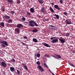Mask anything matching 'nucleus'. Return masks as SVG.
<instances>
[{
	"label": "nucleus",
	"mask_w": 75,
	"mask_h": 75,
	"mask_svg": "<svg viewBox=\"0 0 75 75\" xmlns=\"http://www.w3.org/2000/svg\"><path fill=\"white\" fill-rule=\"evenodd\" d=\"M16 73H17V72H16Z\"/></svg>",
	"instance_id": "nucleus-64"
},
{
	"label": "nucleus",
	"mask_w": 75,
	"mask_h": 75,
	"mask_svg": "<svg viewBox=\"0 0 75 75\" xmlns=\"http://www.w3.org/2000/svg\"><path fill=\"white\" fill-rule=\"evenodd\" d=\"M2 10L3 11H5V10L4 9H2Z\"/></svg>",
	"instance_id": "nucleus-48"
},
{
	"label": "nucleus",
	"mask_w": 75,
	"mask_h": 75,
	"mask_svg": "<svg viewBox=\"0 0 75 75\" xmlns=\"http://www.w3.org/2000/svg\"><path fill=\"white\" fill-rule=\"evenodd\" d=\"M20 42H21V44H23V45H26V44H25L23 42H22L20 41Z\"/></svg>",
	"instance_id": "nucleus-31"
},
{
	"label": "nucleus",
	"mask_w": 75,
	"mask_h": 75,
	"mask_svg": "<svg viewBox=\"0 0 75 75\" xmlns=\"http://www.w3.org/2000/svg\"><path fill=\"white\" fill-rule=\"evenodd\" d=\"M1 34V33H0V35Z\"/></svg>",
	"instance_id": "nucleus-59"
},
{
	"label": "nucleus",
	"mask_w": 75,
	"mask_h": 75,
	"mask_svg": "<svg viewBox=\"0 0 75 75\" xmlns=\"http://www.w3.org/2000/svg\"><path fill=\"white\" fill-rule=\"evenodd\" d=\"M38 60H39V59H38Z\"/></svg>",
	"instance_id": "nucleus-60"
},
{
	"label": "nucleus",
	"mask_w": 75,
	"mask_h": 75,
	"mask_svg": "<svg viewBox=\"0 0 75 75\" xmlns=\"http://www.w3.org/2000/svg\"><path fill=\"white\" fill-rule=\"evenodd\" d=\"M1 45V47H3V48H6V46L2 44Z\"/></svg>",
	"instance_id": "nucleus-30"
},
{
	"label": "nucleus",
	"mask_w": 75,
	"mask_h": 75,
	"mask_svg": "<svg viewBox=\"0 0 75 75\" xmlns=\"http://www.w3.org/2000/svg\"><path fill=\"white\" fill-rule=\"evenodd\" d=\"M17 3H20V0H17Z\"/></svg>",
	"instance_id": "nucleus-41"
},
{
	"label": "nucleus",
	"mask_w": 75,
	"mask_h": 75,
	"mask_svg": "<svg viewBox=\"0 0 75 75\" xmlns=\"http://www.w3.org/2000/svg\"><path fill=\"white\" fill-rule=\"evenodd\" d=\"M54 18H55V19H56V18L54 17Z\"/></svg>",
	"instance_id": "nucleus-57"
},
{
	"label": "nucleus",
	"mask_w": 75,
	"mask_h": 75,
	"mask_svg": "<svg viewBox=\"0 0 75 75\" xmlns=\"http://www.w3.org/2000/svg\"><path fill=\"white\" fill-rule=\"evenodd\" d=\"M33 41L34 42H38V41H37V40L36 38H34L33 39Z\"/></svg>",
	"instance_id": "nucleus-21"
},
{
	"label": "nucleus",
	"mask_w": 75,
	"mask_h": 75,
	"mask_svg": "<svg viewBox=\"0 0 75 75\" xmlns=\"http://www.w3.org/2000/svg\"><path fill=\"white\" fill-rule=\"evenodd\" d=\"M54 16L56 17L57 19H59V15H57L56 14H54Z\"/></svg>",
	"instance_id": "nucleus-26"
},
{
	"label": "nucleus",
	"mask_w": 75,
	"mask_h": 75,
	"mask_svg": "<svg viewBox=\"0 0 75 75\" xmlns=\"http://www.w3.org/2000/svg\"><path fill=\"white\" fill-rule=\"evenodd\" d=\"M73 53H75V52H73Z\"/></svg>",
	"instance_id": "nucleus-61"
},
{
	"label": "nucleus",
	"mask_w": 75,
	"mask_h": 75,
	"mask_svg": "<svg viewBox=\"0 0 75 75\" xmlns=\"http://www.w3.org/2000/svg\"><path fill=\"white\" fill-rule=\"evenodd\" d=\"M17 41H19L20 42V40L19 39H17L16 40Z\"/></svg>",
	"instance_id": "nucleus-49"
},
{
	"label": "nucleus",
	"mask_w": 75,
	"mask_h": 75,
	"mask_svg": "<svg viewBox=\"0 0 75 75\" xmlns=\"http://www.w3.org/2000/svg\"><path fill=\"white\" fill-rule=\"evenodd\" d=\"M47 0H46V1H47Z\"/></svg>",
	"instance_id": "nucleus-62"
},
{
	"label": "nucleus",
	"mask_w": 75,
	"mask_h": 75,
	"mask_svg": "<svg viewBox=\"0 0 75 75\" xmlns=\"http://www.w3.org/2000/svg\"><path fill=\"white\" fill-rule=\"evenodd\" d=\"M49 8L50 10V11L52 12V13H54V10L52 9V7L51 6H50Z\"/></svg>",
	"instance_id": "nucleus-22"
},
{
	"label": "nucleus",
	"mask_w": 75,
	"mask_h": 75,
	"mask_svg": "<svg viewBox=\"0 0 75 75\" xmlns=\"http://www.w3.org/2000/svg\"><path fill=\"white\" fill-rule=\"evenodd\" d=\"M36 56H37V57H38V58H40V56H41V54L40 53H38L37 54Z\"/></svg>",
	"instance_id": "nucleus-29"
},
{
	"label": "nucleus",
	"mask_w": 75,
	"mask_h": 75,
	"mask_svg": "<svg viewBox=\"0 0 75 75\" xmlns=\"http://www.w3.org/2000/svg\"><path fill=\"white\" fill-rule=\"evenodd\" d=\"M51 4L52 5V6H54V3H51Z\"/></svg>",
	"instance_id": "nucleus-47"
},
{
	"label": "nucleus",
	"mask_w": 75,
	"mask_h": 75,
	"mask_svg": "<svg viewBox=\"0 0 75 75\" xmlns=\"http://www.w3.org/2000/svg\"><path fill=\"white\" fill-rule=\"evenodd\" d=\"M41 11L43 13H45L46 12L45 9L44 7H42L41 9Z\"/></svg>",
	"instance_id": "nucleus-11"
},
{
	"label": "nucleus",
	"mask_w": 75,
	"mask_h": 75,
	"mask_svg": "<svg viewBox=\"0 0 75 75\" xmlns=\"http://www.w3.org/2000/svg\"><path fill=\"white\" fill-rule=\"evenodd\" d=\"M20 70H21V69H20Z\"/></svg>",
	"instance_id": "nucleus-63"
},
{
	"label": "nucleus",
	"mask_w": 75,
	"mask_h": 75,
	"mask_svg": "<svg viewBox=\"0 0 75 75\" xmlns=\"http://www.w3.org/2000/svg\"><path fill=\"white\" fill-rule=\"evenodd\" d=\"M16 26L18 28H23V25L21 24H18Z\"/></svg>",
	"instance_id": "nucleus-9"
},
{
	"label": "nucleus",
	"mask_w": 75,
	"mask_h": 75,
	"mask_svg": "<svg viewBox=\"0 0 75 75\" xmlns=\"http://www.w3.org/2000/svg\"><path fill=\"white\" fill-rule=\"evenodd\" d=\"M38 17H39V18H40V17H41V16H40V15H38Z\"/></svg>",
	"instance_id": "nucleus-52"
},
{
	"label": "nucleus",
	"mask_w": 75,
	"mask_h": 75,
	"mask_svg": "<svg viewBox=\"0 0 75 75\" xmlns=\"http://www.w3.org/2000/svg\"><path fill=\"white\" fill-rule=\"evenodd\" d=\"M54 7L56 9H57L58 10H60V9H61L60 8H59V7H58V5H54Z\"/></svg>",
	"instance_id": "nucleus-14"
},
{
	"label": "nucleus",
	"mask_w": 75,
	"mask_h": 75,
	"mask_svg": "<svg viewBox=\"0 0 75 75\" xmlns=\"http://www.w3.org/2000/svg\"><path fill=\"white\" fill-rule=\"evenodd\" d=\"M22 65L24 67L25 69H26V70H28V68H27V66H26V65H25V64L24 63H23L22 64Z\"/></svg>",
	"instance_id": "nucleus-15"
},
{
	"label": "nucleus",
	"mask_w": 75,
	"mask_h": 75,
	"mask_svg": "<svg viewBox=\"0 0 75 75\" xmlns=\"http://www.w3.org/2000/svg\"><path fill=\"white\" fill-rule=\"evenodd\" d=\"M12 61H13V62H15L16 60H15L14 59H12Z\"/></svg>",
	"instance_id": "nucleus-43"
},
{
	"label": "nucleus",
	"mask_w": 75,
	"mask_h": 75,
	"mask_svg": "<svg viewBox=\"0 0 75 75\" xmlns=\"http://www.w3.org/2000/svg\"><path fill=\"white\" fill-rule=\"evenodd\" d=\"M37 50H40V49H39V48H38Z\"/></svg>",
	"instance_id": "nucleus-56"
},
{
	"label": "nucleus",
	"mask_w": 75,
	"mask_h": 75,
	"mask_svg": "<svg viewBox=\"0 0 75 75\" xmlns=\"http://www.w3.org/2000/svg\"><path fill=\"white\" fill-rule=\"evenodd\" d=\"M49 71H50V72H51L52 73V72H51V71L50 70H49Z\"/></svg>",
	"instance_id": "nucleus-55"
},
{
	"label": "nucleus",
	"mask_w": 75,
	"mask_h": 75,
	"mask_svg": "<svg viewBox=\"0 0 75 75\" xmlns=\"http://www.w3.org/2000/svg\"><path fill=\"white\" fill-rule=\"evenodd\" d=\"M0 24L1 26H2V27H4V22H1Z\"/></svg>",
	"instance_id": "nucleus-19"
},
{
	"label": "nucleus",
	"mask_w": 75,
	"mask_h": 75,
	"mask_svg": "<svg viewBox=\"0 0 75 75\" xmlns=\"http://www.w3.org/2000/svg\"><path fill=\"white\" fill-rule=\"evenodd\" d=\"M1 44H3L6 45V46H8V43L6 41H3L1 42Z\"/></svg>",
	"instance_id": "nucleus-7"
},
{
	"label": "nucleus",
	"mask_w": 75,
	"mask_h": 75,
	"mask_svg": "<svg viewBox=\"0 0 75 75\" xmlns=\"http://www.w3.org/2000/svg\"><path fill=\"white\" fill-rule=\"evenodd\" d=\"M38 30L37 29H36L35 28L33 30V33H37V31H38Z\"/></svg>",
	"instance_id": "nucleus-24"
},
{
	"label": "nucleus",
	"mask_w": 75,
	"mask_h": 75,
	"mask_svg": "<svg viewBox=\"0 0 75 75\" xmlns=\"http://www.w3.org/2000/svg\"><path fill=\"white\" fill-rule=\"evenodd\" d=\"M17 72L18 75H20V71L18 69H17Z\"/></svg>",
	"instance_id": "nucleus-32"
},
{
	"label": "nucleus",
	"mask_w": 75,
	"mask_h": 75,
	"mask_svg": "<svg viewBox=\"0 0 75 75\" xmlns=\"http://www.w3.org/2000/svg\"><path fill=\"white\" fill-rule=\"evenodd\" d=\"M1 65L3 67H7V64L5 62H2L1 63Z\"/></svg>",
	"instance_id": "nucleus-10"
},
{
	"label": "nucleus",
	"mask_w": 75,
	"mask_h": 75,
	"mask_svg": "<svg viewBox=\"0 0 75 75\" xmlns=\"http://www.w3.org/2000/svg\"><path fill=\"white\" fill-rule=\"evenodd\" d=\"M63 14H64V15H65L66 16V15H67V14H68V13H67V12H64L63 13Z\"/></svg>",
	"instance_id": "nucleus-39"
},
{
	"label": "nucleus",
	"mask_w": 75,
	"mask_h": 75,
	"mask_svg": "<svg viewBox=\"0 0 75 75\" xmlns=\"http://www.w3.org/2000/svg\"><path fill=\"white\" fill-rule=\"evenodd\" d=\"M28 25L32 27H34V26L38 27V25L37 24V23H35V22L33 20H32L29 21V24H28Z\"/></svg>",
	"instance_id": "nucleus-1"
},
{
	"label": "nucleus",
	"mask_w": 75,
	"mask_h": 75,
	"mask_svg": "<svg viewBox=\"0 0 75 75\" xmlns=\"http://www.w3.org/2000/svg\"><path fill=\"white\" fill-rule=\"evenodd\" d=\"M10 70H11V72H13L15 71V69H14V67H10Z\"/></svg>",
	"instance_id": "nucleus-17"
},
{
	"label": "nucleus",
	"mask_w": 75,
	"mask_h": 75,
	"mask_svg": "<svg viewBox=\"0 0 75 75\" xmlns=\"http://www.w3.org/2000/svg\"><path fill=\"white\" fill-rule=\"evenodd\" d=\"M59 39L61 43H65V39L62 38V37H61L60 38H59Z\"/></svg>",
	"instance_id": "nucleus-3"
},
{
	"label": "nucleus",
	"mask_w": 75,
	"mask_h": 75,
	"mask_svg": "<svg viewBox=\"0 0 75 75\" xmlns=\"http://www.w3.org/2000/svg\"><path fill=\"white\" fill-rule=\"evenodd\" d=\"M2 74H4V75H5L6 72H5V71H3Z\"/></svg>",
	"instance_id": "nucleus-44"
},
{
	"label": "nucleus",
	"mask_w": 75,
	"mask_h": 75,
	"mask_svg": "<svg viewBox=\"0 0 75 75\" xmlns=\"http://www.w3.org/2000/svg\"><path fill=\"white\" fill-rule=\"evenodd\" d=\"M37 65H40V63L39 61H38L37 62Z\"/></svg>",
	"instance_id": "nucleus-36"
},
{
	"label": "nucleus",
	"mask_w": 75,
	"mask_h": 75,
	"mask_svg": "<svg viewBox=\"0 0 75 75\" xmlns=\"http://www.w3.org/2000/svg\"><path fill=\"white\" fill-rule=\"evenodd\" d=\"M65 23L67 25H70L72 24L71 20L67 19L65 21Z\"/></svg>",
	"instance_id": "nucleus-5"
},
{
	"label": "nucleus",
	"mask_w": 75,
	"mask_h": 75,
	"mask_svg": "<svg viewBox=\"0 0 75 75\" xmlns=\"http://www.w3.org/2000/svg\"><path fill=\"white\" fill-rule=\"evenodd\" d=\"M42 59H45V58H44V57H42Z\"/></svg>",
	"instance_id": "nucleus-54"
},
{
	"label": "nucleus",
	"mask_w": 75,
	"mask_h": 75,
	"mask_svg": "<svg viewBox=\"0 0 75 75\" xmlns=\"http://www.w3.org/2000/svg\"><path fill=\"white\" fill-rule=\"evenodd\" d=\"M49 20L50 19L48 18L46 19H45V21H49Z\"/></svg>",
	"instance_id": "nucleus-46"
},
{
	"label": "nucleus",
	"mask_w": 75,
	"mask_h": 75,
	"mask_svg": "<svg viewBox=\"0 0 75 75\" xmlns=\"http://www.w3.org/2000/svg\"><path fill=\"white\" fill-rule=\"evenodd\" d=\"M24 39H27L28 38H27V36H24L23 37Z\"/></svg>",
	"instance_id": "nucleus-40"
},
{
	"label": "nucleus",
	"mask_w": 75,
	"mask_h": 75,
	"mask_svg": "<svg viewBox=\"0 0 75 75\" xmlns=\"http://www.w3.org/2000/svg\"><path fill=\"white\" fill-rule=\"evenodd\" d=\"M6 1L8 3H11V4H12L13 2V0H6Z\"/></svg>",
	"instance_id": "nucleus-18"
},
{
	"label": "nucleus",
	"mask_w": 75,
	"mask_h": 75,
	"mask_svg": "<svg viewBox=\"0 0 75 75\" xmlns=\"http://www.w3.org/2000/svg\"><path fill=\"white\" fill-rule=\"evenodd\" d=\"M47 54H45L44 55V57H46L47 56Z\"/></svg>",
	"instance_id": "nucleus-51"
},
{
	"label": "nucleus",
	"mask_w": 75,
	"mask_h": 75,
	"mask_svg": "<svg viewBox=\"0 0 75 75\" xmlns=\"http://www.w3.org/2000/svg\"><path fill=\"white\" fill-rule=\"evenodd\" d=\"M58 41V40L57 39H55L53 40L52 42V43H55L56 42H57Z\"/></svg>",
	"instance_id": "nucleus-16"
},
{
	"label": "nucleus",
	"mask_w": 75,
	"mask_h": 75,
	"mask_svg": "<svg viewBox=\"0 0 75 75\" xmlns=\"http://www.w3.org/2000/svg\"><path fill=\"white\" fill-rule=\"evenodd\" d=\"M49 27L50 29H52V30H57L56 27L52 25H49Z\"/></svg>",
	"instance_id": "nucleus-4"
},
{
	"label": "nucleus",
	"mask_w": 75,
	"mask_h": 75,
	"mask_svg": "<svg viewBox=\"0 0 75 75\" xmlns=\"http://www.w3.org/2000/svg\"><path fill=\"white\" fill-rule=\"evenodd\" d=\"M53 39H54L55 38L56 39H58V38L57 37H53Z\"/></svg>",
	"instance_id": "nucleus-42"
},
{
	"label": "nucleus",
	"mask_w": 75,
	"mask_h": 75,
	"mask_svg": "<svg viewBox=\"0 0 75 75\" xmlns=\"http://www.w3.org/2000/svg\"><path fill=\"white\" fill-rule=\"evenodd\" d=\"M30 11L31 13H33L34 11V10L33 8H31L30 9Z\"/></svg>",
	"instance_id": "nucleus-23"
},
{
	"label": "nucleus",
	"mask_w": 75,
	"mask_h": 75,
	"mask_svg": "<svg viewBox=\"0 0 75 75\" xmlns=\"http://www.w3.org/2000/svg\"><path fill=\"white\" fill-rule=\"evenodd\" d=\"M42 44L44 46L47 47H51V46L45 43H42Z\"/></svg>",
	"instance_id": "nucleus-12"
},
{
	"label": "nucleus",
	"mask_w": 75,
	"mask_h": 75,
	"mask_svg": "<svg viewBox=\"0 0 75 75\" xmlns=\"http://www.w3.org/2000/svg\"><path fill=\"white\" fill-rule=\"evenodd\" d=\"M22 17V18L21 20H22V21H25V18L23 16Z\"/></svg>",
	"instance_id": "nucleus-28"
},
{
	"label": "nucleus",
	"mask_w": 75,
	"mask_h": 75,
	"mask_svg": "<svg viewBox=\"0 0 75 75\" xmlns=\"http://www.w3.org/2000/svg\"><path fill=\"white\" fill-rule=\"evenodd\" d=\"M27 14H28V15H29V16H31V13H30L28 12H27Z\"/></svg>",
	"instance_id": "nucleus-34"
},
{
	"label": "nucleus",
	"mask_w": 75,
	"mask_h": 75,
	"mask_svg": "<svg viewBox=\"0 0 75 75\" xmlns=\"http://www.w3.org/2000/svg\"><path fill=\"white\" fill-rule=\"evenodd\" d=\"M15 31L16 33L18 34H19L20 32V28H15Z\"/></svg>",
	"instance_id": "nucleus-8"
},
{
	"label": "nucleus",
	"mask_w": 75,
	"mask_h": 75,
	"mask_svg": "<svg viewBox=\"0 0 75 75\" xmlns=\"http://www.w3.org/2000/svg\"><path fill=\"white\" fill-rule=\"evenodd\" d=\"M14 13H15L14 11H12L11 12L12 14L13 15H14Z\"/></svg>",
	"instance_id": "nucleus-35"
},
{
	"label": "nucleus",
	"mask_w": 75,
	"mask_h": 75,
	"mask_svg": "<svg viewBox=\"0 0 75 75\" xmlns=\"http://www.w3.org/2000/svg\"><path fill=\"white\" fill-rule=\"evenodd\" d=\"M7 22L8 23H13V22L12 21V20L11 19L8 20L7 21Z\"/></svg>",
	"instance_id": "nucleus-20"
},
{
	"label": "nucleus",
	"mask_w": 75,
	"mask_h": 75,
	"mask_svg": "<svg viewBox=\"0 0 75 75\" xmlns=\"http://www.w3.org/2000/svg\"><path fill=\"white\" fill-rule=\"evenodd\" d=\"M38 67L40 69V71H44V69L42 68V67H41V66L40 65H39L38 66Z\"/></svg>",
	"instance_id": "nucleus-13"
},
{
	"label": "nucleus",
	"mask_w": 75,
	"mask_h": 75,
	"mask_svg": "<svg viewBox=\"0 0 75 75\" xmlns=\"http://www.w3.org/2000/svg\"><path fill=\"white\" fill-rule=\"evenodd\" d=\"M59 1L61 4H63V0H60Z\"/></svg>",
	"instance_id": "nucleus-37"
},
{
	"label": "nucleus",
	"mask_w": 75,
	"mask_h": 75,
	"mask_svg": "<svg viewBox=\"0 0 75 75\" xmlns=\"http://www.w3.org/2000/svg\"><path fill=\"white\" fill-rule=\"evenodd\" d=\"M3 18L5 20H9L10 18V17L8 16L5 15L3 16Z\"/></svg>",
	"instance_id": "nucleus-6"
},
{
	"label": "nucleus",
	"mask_w": 75,
	"mask_h": 75,
	"mask_svg": "<svg viewBox=\"0 0 75 75\" xmlns=\"http://www.w3.org/2000/svg\"><path fill=\"white\" fill-rule=\"evenodd\" d=\"M18 69H20V68H18Z\"/></svg>",
	"instance_id": "nucleus-58"
},
{
	"label": "nucleus",
	"mask_w": 75,
	"mask_h": 75,
	"mask_svg": "<svg viewBox=\"0 0 75 75\" xmlns=\"http://www.w3.org/2000/svg\"><path fill=\"white\" fill-rule=\"evenodd\" d=\"M69 64L70 66H71V67H74V68H75V66H74L73 64H72L71 63H70L69 62Z\"/></svg>",
	"instance_id": "nucleus-27"
},
{
	"label": "nucleus",
	"mask_w": 75,
	"mask_h": 75,
	"mask_svg": "<svg viewBox=\"0 0 75 75\" xmlns=\"http://www.w3.org/2000/svg\"><path fill=\"white\" fill-rule=\"evenodd\" d=\"M52 75H55V74H53V72H52Z\"/></svg>",
	"instance_id": "nucleus-53"
},
{
	"label": "nucleus",
	"mask_w": 75,
	"mask_h": 75,
	"mask_svg": "<svg viewBox=\"0 0 75 75\" xmlns=\"http://www.w3.org/2000/svg\"><path fill=\"white\" fill-rule=\"evenodd\" d=\"M38 1L40 4H42L43 3V0H38Z\"/></svg>",
	"instance_id": "nucleus-25"
},
{
	"label": "nucleus",
	"mask_w": 75,
	"mask_h": 75,
	"mask_svg": "<svg viewBox=\"0 0 75 75\" xmlns=\"http://www.w3.org/2000/svg\"><path fill=\"white\" fill-rule=\"evenodd\" d=\"M47 58H51V56H49V55H47Z\"/></svg>",
	"instance_id": "nucleus-45"
},
{
	"label": "nucleus",
	"mask_w": 75,
	"mask_h": 75,
	"mask_svg": "<svg viewBox=\"0 0 75 75\" xmlns=\"http://www.w3.org/2000/svg\"><path fill=\"white\" fill-rule=\"evenodd\" d=\"M70 33H67L66 34V35H65V36L66 37H68V35H69Z\"/></svg>",
	"instance_id": "nucleus-33"
},
{
	"label": "nucleus",
	"mask_w": 75,
	"mask_h": 75,
	"mask_svg": "<svg viewBox=\"0 0 75 75\" xmlns=\"http://www.w3.org/2000/svg\"><path fill=\"white\" fill-rule=\"evenodd\" d=\"M55 55L56 56V57L54 55H52V57H54V58H55V59H58L59 58V59H62V58L61 57V56L60 55L55 54Z\"/></svg>",
	"instance_id": "nucleus-2"
},
{
	"label": "nucleus",
	"mask_w": 75,
	"mask_h": 75,
	"mask_svg": "<svg viewBox=\"0 0 75 75\" xmlns=\"http://www.w3.org/2000/svg\"><path fill=\"white\" fill-rule=\"evenodd\" d=\"M53 39H54L53 38V37H52L51 38H50V40H53Z\"/></svg>",
	"instance_id": "nucleus-50"
},
{
	"label": "nucleus",
	"mask_w": 75,
	"mask_h": 75,
	"mask_svg": "<svg viewBox=\"0 0 75 75\" xmlns=\"http://www.w3.org/2000/svg\"><path fill=\"white\" fill-rule=\"evenodd\" d=\"M44 65L45 67L46 68H47V66L46 64L44 63Z\"/></svg>",
	"instance_id": "nucleus-38"
}]
</instances>
